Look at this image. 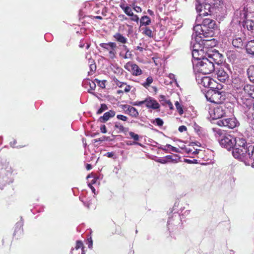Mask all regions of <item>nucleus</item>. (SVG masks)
I'll use <instances>...</instances> for the list:
<instances>
[{
    "mask_svg": "<svg viewBox=\"0 0 254 254\" xmlns=\"http://www.w3.org/2000/svg\"><path fill=\"white\" fill-rule=\"evenodd\" d=\"M17 233H18L20 235L23 233L22 224L21 222H17L15 225L14 235L16 236Z\"/></svg>",
    "mask_w": 254,
    "mask_h": 254,
    "instance_id": "obj_31",
    "label": "nucleus"
},
{
    "mask_svg": "<svg viewBox=\"0 0 254 254\" xmlns=\"http://www.w3.org/2000/svg\"><path fill=\"white\" fill-rule=\"evenodd\" d=\"M217 124L220 127H225L232 129L237 126V122L234 118H223L218 120Z\"/></svg>",
    "mask_w": 254,
    "mask_h": 254,
    "instance_id": "obj_12",
    "label": "nucleus"
},
{
    "mask_svg": "<svg viewBox=\"0 0 254 254\" xmlns=\"http://www.w3.org/2000/svg\"><path fill=\"white\" fill-rule=\"evenodd\" d=\"M101 132L103 133H106L107 131L106 129V127L105 125H102L100 127Z\"/></svg>",
    "mask_w": 254,
    "mask_h": 254,
    "instance_id": "obj_57",
    "label": "nucleus"
},
{
    "mask_svg": "<svg viewBox=\"0 0 254 254\" xmlns=\"http://www.w3.org/2000/svg\"><path fill=\"white\" fill-rule=\"evenodd\" d=\"M155 122L156 124L159 127L162 126L164 124L163 120L160 118H156Z\"/></svg>",
    "mask_w": 254,
    "mask_h": 254,
    "instance_id": "obj_47",
    "label": "nucleus"
},
{
    "mask_svg": "<svg viewBox=\"0 0 254 254\" xmlns=\"http://www.w3.org/2000/svg\"><path fill=\"white\" fill-rule=\"evenodd\" d=\"M106 138V137L105 136H103L102 137L95 139H94V142L96 143V142H97L99 141L102 142L105 140Z\"/></svg>",
    "mask_w": 254,
    "mask_h": 254,
    "instance_id": "obj_56",
    "label": "nucleus"
},
{
    "mask_svg": "<svg viewBox=\"0 0 254 254\" xmlns=\"http://www.w3.org/2000/svg\"><path fill=\"white\" fill-rule=\"evenodd\" d=\"M115 115L116 112L114 110H109L105 113L103 116L99 118V121L102 123H106L110 118L114 117Z\"/></svg>",
    "mask_w": 254,
    "mask_h": 254,
    "instance_id": "obj_18",
    "label": "nucleus"
},
{
    "mask_svg": "<svg viewBox=\"0 0 254 254\" xmlns=\"http://www.w3.org/2000/svg\"><path fill=\"white\" fill-rule=\"evenodd\" d=\"M216 75L217 79L221 82H225L226 81H228L229 79L228 73L222 68H219L217 71Z\"/></svg>",
    "mask_w": 254,
    "mask_h": 254,
    "instance_id": "obj_17",
    "label": "nucleus"
},
{
    "mask_svg": "<svg viewBox=\"0 0 254 254\" xmlns=\"http://www.w3.org/2000/svg\"><path fill=\"white\" fill-rule=\"evenodd\" d=\"M232 44L236 48H242L244 45L243 40L241 37L236 36L232 41Z\"/></svg>",
    "mask_w": 254,
    "mask_h": 254,
    "instance_id": "obj_22",
    "label": "nucleus"
},
{
    "mask_svg": "<svg viewBox=\"0 0 254 254\" xmlns=\"http://www.w3.org/2000/svg\"><path fill=\"white\" fill-rule=\"evenodd\" d=\"M227 107L226 104H221L214 108L210 113L211 116L213 120L218 119H223L222 118L226 115Z\"/></svg>",
    "mask_w": 254,
    "mask_h": 254,
    "instance_id": "obj_8",
    "label": "nucleus"
},
{
    "mask_svg": "<svg viewBox=\"0 0 254 254\" xmlns=\"http://www.w3.org/2000/svg\"><path fill=\"white\" fill-rule=\"evenodd\" d=\"M254 103L251 99H246L245 101H243V105L244 107H246L248 108H251L254 107Z\"/></svg>",
    "mask_w": 254,
    "mask_h": 254,
    "instance_id": "obj_33",
    "label": "nucleus"
},
{
    "mask_svg": "<svg viewBox=\"0 0 254 254\" xmlns=\"http://www.w3.org/2000/svg\"><path fill=\"white\" fill-rule=\"evenodd\" d=\"M124 59H130L132 57V54L130 52H128L127 53L126 52L125 55L123 57Z\"/></svg>",
    "mask_w": 254,
    "mask_h": 254,
    "instance_id": "obj_54",
    "label": "nucleus"
},
{
    "mask_svg": "<svg viewBox=\"0 0 254 254\" xmlns=\"http://www.w3.org/2000/svg\"><path fill=\"white\" fill-rule=\"evenodd\" d=\"M217 133L220 136L219 142L221 146L227 150H230L234 147L235 137L227 133H223L221 130H218Z\"/></svg>",
    "mask_w": 254,
    "mask_h": 254,
    "instance_id": "obj_5",
    "label": "nucleus"
},
{
    "mask_svg": "<svg viewBox=\"0 0 254 254\" xmlns=\"http://www.w3.org/2000/svg\"><path fill=\"white\" fill-rule=\"evenodd\" d=\"M88 64L90 67V71L88 72V74L92 75L96 70V65L94 60L91 58L88 60Z\"/></svg>",
    "mask_w": 254,
    "mask_h": 254,
    "instance_id": "obj_27",
    "label": "nucleus"
},
{
    "mask_svg": "<svg viewBox=\"0 0 254 254\" xmlns=\"http://www.w3.org/2000/svg\"><path fill=\"white\" fill-rule=\"evenodd\" d=\"M106 156H107L108 157H109V158H111L114 155V153L113 152H107L106 153Z\"/></svg>",
    "mask_w": 254,
    "mask_h": 254,
    "instance_id": "obj_62",
    "label": "nucleus"
},
{
    "mask_svg": "<svg viewBox=\"0 0 254 254\" xmlns=\"http://www.w3.org/2000/svg\"><path fill=\"white\" fill-rule=\"evenodd\" d=\"M145 105L148 109L157 110L160 108V105L157 101L151 97H147L145 99Z\"/></svg>",
    "mask_w": 254,
    "mask_h": 254,
    "instance_id": "obj_15",
    "label": "nucleus"
},
{
    "mask_svg": "<svg viewBox=\"0 0 254 254\" xmlns=\"http://www.w3.org/2000/svg\"><path fill=\"white\" fill-rule=\"evenodd\" d=\"M156 161L161 164H166L168 163V160L166 159V157L164 158L158 159L156 160Z\"/></svg>",
    "mask_w": 254,
    "mask_h": 254,
    "instance_id": "obj_50",
    "label": "nucleus"
},
{
    "mask_svg": "<svg viewBox=\"0 0 254 254\" xmlns=\"http://www.w3.org/2000/svg\"><path fill=\"white\" fill-rule=\"evenodd\" d=\"M201 41L200 40L198 43H196L193 46V49H202V45L201 44Z\"/></svg>",
    "mask_w": 254,
    "mask_h": 254,
    "instance_id": "obj_49",
    "label": "nucleus"
},
{
    "mask_svg": "<svg viewBox=\"0 0 254 254\" xmlns=\"http://www.w3.org/2000/svg\"><path fill=\"white\" fill-rule=\"evenodd\" d=\"M176 108L180 115H182L184 113V111L182 106L180 105L178 101H176L175 103Z\"/></svg>",
    "mask_w": 254,
    "mask_h": 254,
    "instance_id": "obj_38",
    "label": "nucleus"
},
{
    "mask_svg": "<svg viewBox=\"0 0 254 254\" xmlns=\"http://www.w3.org/2000/svg\"><path fill=\"white\" fill-rule=\"evenodd\" d=\"M151 23V19L148 16H143L140 19V27L149 25Z\"/></svg>",
    "mask_w": 254,
    "mask_h": 254,
    "instance_id": "obj_26",
    "label": "nucleus"
},
{
    "mask_svg": "<svg viewBox=\"0 0 254 254\" xmlns=\"http://www.w3.org/2000/svg\"><path fill=\"white\" fill-rule=\"evenodd\" d=\"M248 162L250 163L254 161V145H250L248 147Z\"/></svg>",
    "mask_w": 254,
    "mask_h": 254,
    "instance_id": "obj_24",
    "label": "nucleus"
},
{
    "mask_svg": "<svg viewBox=\"0 0 254 254\" xmlns=\"http://www.w3.org/2000/svg\"><path fill=\"white\" fill-rule=\"evenodd\" d=\"M116 41L120 43L125 44L127 42V39L120 33H116L113 35Z\"/></svg>",
    "mask_w": 254,
    "mask_h": 254,
    "instance_id": "obj_23",
    "label": "nucleus"
},
{
    "mask_svg": "<svg viewBox=\"0 0 254 254\" xmlns=\"http://www.w3.org/2000/svg\"><path fill=\"white\" fill-rule=\"evenodd\" d=\"M122 108L125 110V113L129 115L132 118H137L139 116V113L137 110L134 107L128 105H123Z\"/></svg>",
    "mask_w": 254,
    "mask_h": 254,
    "instance_id": "obj_16",
    "label": "nucleus"
},
{
    "mask_svg": "<svg viewBox=\"0 0 254 254\" xmlns=\"http://www.w3.org/2000/svg\"><path fill=\"white\" fill-rule=\"evenodd\" d=\"M131 88V86H126V87H125L124 89L118 90L117 93L118 94H121V93H123L124 92L128 93V92H129L130 91Z\"/></svg>",
    "mask_w": 254,
    "mask_h": 254,
    "instance_id": "obj_39",
    "label": "nucleus"
},
{
    "mask_svg": "<svg viewBox=\"0 0 254 254\" xmlns=\"http://www.w3.org/2000/svg\"><path fill=\"white\" fill-rule=\"evenodd\" d=\"M115 128L119 130L120 132L126 133L128 130V127H125L120 122H116L115 124Z\"/></svg>",
    "mask_w": 254,
    "mask_h": 254,
    "instance_id": "obj_29",
    "label": "nucleus"
},
{
    "mask_svg": "<svg viewBox=\"0 0 254 254\" xmlns=\"http://www.w3.org/2000/svg\"><path fill=\"white\" fill-rule=\"evenodd\" d=\"M178 156L176 154H174L173 155H167L166 156V159L168 160V162H174L177 163L178 162L177 157Z\"/></svg>",
    "mask_w": 254,
    "mask_h": 254,
    "instance_id": "obj_36",
    "label": "nucleus"
},
{
    "mask_svg": "<svg viewBox=\"0 0 254 254\" xmlns=\"http://www.w3.org/2000/svg\"><path fill=\"white\" fill-rule=\"evenodd\" d=\"M142 34L146 36H148L150 38L153 37V35L152 34V30L148 27H145L144 28H142Z\"/></svg>",
    "mask_w": 254,
    "mask_h": 254,
    "instance_id": "obj_32",
    "label": "nucleus"
},
{
    "mask_svg": "<svg viewBox=\"0 0 254 254\" xmlns=\"http://www.w3.org/2000/svg\"><path fill=\"white\" fill-rule=\"evenodd\" d=\"M129 135L130 138H132L134 141H138L139 137L137 134L135 133L132 131L129 132Z\"/></svg>",
    "mask_w": 254,
    "mask_h": 254,
    "instance_id": "obj_41",
    "label": "nucleus"
},
{
    "mask_svg": "<svg viewBox=\"0 0 254 254\" xmlns=\"http://www.w3.org/2000/svg\"><path fill=\"white\" fill-rule=\"evenodd\" d=\"M90 87L91 89L94 90L96 87V84L94 82H92L91 83H90Z\"/></svg>",
    "mask_w": 254,
    "mask_h": 254,
    "instance_id": "obj_61",
    "label": "nucleus"
},
{
    "mask_svg": "<svg viewBox=\"0 0 254 254\" xmlns=\"http://www.w3.org/2000/svg\"><path fill=\"white\" fill-rule=\"evenodd\" d=\"M86 169L87 170H90L92 169V165L90 164H87L86 165Z\"/></svg>",
    "mask_w": 254,
    "mask_h": 254,
    "instance_id": "obj_64",
    "label": "nucleus"
},
{
    "mask_svg": "<svg viewBox=\"0 0 254 254\" xmlns=\"http://www.w3.org/2000/svg\"><path fill=\"white\" fill-rule=\"evenodd\" d=\"M83 247H84V246H83V244L82 242V241H76V246H75V249L76 250H78L80 248H82Z\"/></svg>",
    "mask_w": 254,
    "mask_h": 254,
    "instance_id": "obj_48",
    "label": "nucleus"
},
{
    "mask_svg": "<svg viewBox=\"0 0 254 254\" xmlns=\"http://www.w3.org/2000/svg\"><path fill=\"white\" fill-rule=\"evenodd\" d=\"M196 80L199 84H201L204 87L219 89V87L216 86L215 87L213 86V83L215 82V81L209 76L200 77L198 76Z\"/></svg>",
    "mask_w": 254,
    "mask_h": 254,
    "instance_id": "obj_13",
    "label": "nucleus"
},
{
    "mask_svg": "<svg viewBox=\"0 0 254 254\" xmlns=\"http://www.w3.org/2000/svg\"><path fill=\"white\" fill-rule=\"evenodd\" d=\"M117 118L118 120H122L124 122L127 121L128 119V118L127 116L123 115H118L117 116Z\"/></svg>",
    "mask_w": 254,
    "mask_h": 254,
    "instance_id": "obj_46",
    "label": "nucleus"
},
{
    "mask_svg": "<svg viewBox=\"0 0 254 254\" xmlns=\"http://www.w3.org/2000/svg\"><path fill=\"white\" fill-rule=\"evenodd\" d=\"M145 100H143V101H135V102H132L131 103V104L133 106H141L143 104H145Z\"/></svg>",
    "mask_w": 254,
    "mask_h": 254,
    "instance_id": "obj_45",
    "label": "nucleus"
},
{
    "mask_svg": "<svg viewBox=\"0 0 254 254\" xmlns=\"http://www.w3.org/2000/svg\"><path fill=\"white\" fill-rule=\"evenodd\" d=\"M114 81L116 85L121 88L124 89L125 87H126V86H130L129 85H127L126 82H121L117 78H114Z\"/></svg>",
    "mask_w": 254,
    "mask_h": 254,
    "instance_id": "obj_34",
    "label": "nucleus"
},
{
    "mask_svg": "<svg viewBox=\"0 0 254 254\" xmlns=\"http://www.w3.org/2000/svg\"><path fill=\"white\" fill-rule=\"evenodd\" d=\"M100 49L99 52L104 56L111 60L115 59L117 57V45L115 42L102 43L99 44Z\"/></svg>",
    "mask_w": 254,
    "mask_h": 254,
    "instance_id": "obj_4",
    "label": "nucleus"
},
{
    "mask_svg": "<svg viewBox=\"0 0 254 254\" xmlns=\"http://www.w3.org/2000/svg\"><path fill=\"white\" fill-rule=\"evenodd\" d=\"M247 73L250 81L254 83V65L249 66L247 69Z\"/></svg>",
    "mask_w": 254,
    "mask_h": 254,
    "instance_id": "obj_25",
    "label": "nucleus"
},
{
    "mask_svg": "<svg viewBox=\"0 0 254 254\" xmlns=\"http://www.w3.org/2000/svg\"><path fill=\"white\" fill-rule=\"evenodd\" d=\"M107 12V8L106 7H104L102 11V15L104 16H106Z\"/></svg>",
    "mask_w": 254,
    "mask_h": 254,
    "instance_id": "obj_60",
    "label": "nucleus"
},
{
    "mask_svg": "<svg viewBox=\"0 0 254 254\" xmlns=\"http://www.w3.org/2000/svg\"><path fill=\"white\" fill-rule=\"evenodd\" d=\"M247 9L244 7L242 10H237L235 13L233 21L240 24H242L244 28L248 30L253 31L254 30V21L247 19Z\"/></svg>",
    "mask_w": 254,
    "mask_h": 254,
    "instance_id": "obj_2",
    "label": "nucleus"
},
{
    "mask_svg": "<svg viewBox=\"0 0 254 254\" xmlns=\"http://www.w3.org/2000/svg\"><path fill=\"white\" fill-rule=\"evenodd\" d=\"M178 130L180 132H183L187 130V127L185 126H181L179 127Z\"/></svg>",
    "mask_w": 254,
    "mask_h": 254,
    "instance_id": "obj_55",
    "label": "nucleus"
},
{
    "mask_svg": "<svg viewBox=\"0 0 254 254\" xmlns=\"http://www.w3.org/2000/svg\"><path fill=\"white\" fill-rule=\"evenodd\" d=\"M87 244L89 249H92L93 246V241L91 237L87 239Z\"/></svg>",
    "mask_w": 254,
    "mask_h": 254,
    "instance_id": "obj_52",
    "label": "nucleus"
},
{
    "mask_svg": "<svg viewBox=\"0 0 254 254\" xmlns=\"http://www.w3.org/2000/svg\"><path fill=\"white\" fill-rule=\"evenodd\" d=\"M168 100H169L166 99L165 96L163 95H161L159 96V101L163 106H165V105H166V104L165 103V101H167Z\"/></svg>",
    "mask_w": 254,
    "mask_h": 254,
    "instance_id": "obj_42",
    "label": "nucleus"
},
{
    "mask_svg": "<svg viewBox=\"0 0 254 254\" xmlns=\"http://www.w3.org/2000/svg\"><path fill=\"white\" fill-rule=\"evenodd\" d=\"M108 107L106 104L103 103L101 104L100 108L98 110V111L96 112V114L97 115H100L101 113H102L103 112L105 111L106 110H108Z\"/></svg>",
    "mask_w": 254,
    "mask_h": 254,
    "instance_id": "obj_37",
    "label": "nucleus"
},
{
    "mask_svg": "<svg viewBox=\"0 0 254 254\" xmlns=\"http://www.w3.org/2000/svg\"><path fill=\"white\" fill-rule=\"evenodd\" d=\"M165 103L166 104V105H168L169 109L171 110H172L174 109L173 105L172 103H171V102L170 101V100L165 101Z\"/></svg>",
    "mask_w": 254,
    "mask_h": 254,
    "instance_id": "obj_58",
    "label": "nucleus"
},
{
    "mask_svg": "<svg viewBox=\"0 0 254 254\" xmlns=\"http://www.w3.org/2000/svg\"><path fill=\"white\" fill-rule=\"evenodd\" d=\"M201 39V45L203 49L207 53H209V49L212 48L216 45V41L214 38Z\"/></svg>",
    "mask_w": 254,
    "mask_h": 254,
    "instance_id": "obj_14",
    "label": "nucleus"
},
{
    "mask_svg": "<svg viewBox=\"0 0 254 254\" xmlns=\"http://www.w3.org/2000/svg\"><path fill=\"white\" fill-rule=\"evenodd\" d=\"M233 83L234 87L237 89H241L243 88L244 86L245 83L244 81L242 80L240 78H235L233 80Z\"/></svg>",
    "mask_w": 254,
    "mask_h": 254,
    "instance_id": "obj_28",
    "label": "nucleus"
},
{
    "mask_svg": "<svg viewBox=\"0 0 254 254\" xmlns=\"http://www.w3.org/2000/svg\"><path fill=\"white\" fill-rule=\"evenodd\" d=\"M195 7L197 12L199 13V16H207L210 14L212 8L209 3H204L201 4L198 2L196 3Z\"/></svg>",
    "mask_w": 254,
    "mask_h": 254,
    "instance_id": "obj_10",
    "label": "nucleus"
},
{
    "mask_svg": "<svg viewBox=\"0 0 254 254\" xmlns=\"http://www.w3.org/2000/svg\"><path fill=\"white\" fill-rule=\"evenodd\" d=\"M184 149L185 150V151L188 154L191 153L192 151V149L190 148L186 147Z\"/></svg>",
    "mask_w": 254,
    "mask_h": 254,
    "instance_id": "obj_59",
    "label": "nucleus"
},
{
    "mask_svg": "<svg viewBox=\"0 0 254 254\" xmlns=\"http://www.w3.org/2000/svg\"><path fill=\"white\" fill-rule=\"evenodd\" d=\"M118 17L120 18L121 21H124L128 19V18L125 15L123 14L119 15Z\"/></svg>",
    "mask_w": 254,
    "mask_h": 254,
    "instance_id": "obj_53",
    "label": "nucleus"
},
{
    "mask_svg": "<svg viewBox=\"0 0 254 254\" xmlns=\"http://www.w3.org/2000/svg\"><path fill=\"white\" fill-rule=\"evenodd\" d=\"M120 6L124 12L128 16L131 15V13H133L131 8L128 6H125L124 3H121Z\"/></svg>",
    "mask_w": 254,
    "mask_h": 254,
    "instance_id": "obj_30",
    "label": "nucleus"
},
{
    "mask_svg": "<svg viewBox=\"0 0 254 254\" xmlns=\"http://www.w3.org/2000/svg\"><path fill=\"white\" fill-rule=\"evenodd\" d=\"M207 55L210 59H212L214 61L213 56L215 55H211L209 53H207L203 49H194L192 50V57L198 61L202 60L203 59L207 58Z\"/></svg>",
    "mask_w": 254,
    "mask_h": 254,
    "instance_id": "obj_9",
    "label": "nucleus"
},
{
    "mask_svg": "<svg viewBox=\"0 0 254 254\" xmlns=\"http://www.w3.org/2000/svg\"><path fill=\"white\" fill-rule=\"evenodd\" d=\"M123 48L126 51V52L127 53L128 52H129V49L127 48V47L126 45H124L123 46Z\"/></svg>",
    "mask_w": 254,
    "mask_h": 254,
    "instance_id": "obj_63",
    "label": "nucleus"
},
{
    "mask_svg": "<svg viewBox=\"0 0 254 254\" xmlns=\"http://www.w3.org/2000/svg\"><path fill=\"white\" fill-rule=\"evenodd\" d=\"M217 27L215 20L204 18L201 25L197 24L193 27V30L196 31L197 35H202L204 37L209 38L214 35V30Z\"/></svg>",
    "mask_w": 254,
    "mask_h": 254,
    "instance_id": "obj_1",
    "label": "nucleus"
},
{
    "mask_svg": "<svg viewBox=\"0 0 254 254\" xmlns=\"http://www.w3.org/2000/svg\"><path fill=\"white\" fill-rule=\"evenodd\" d=\"M214 62L217 63L215 59L214 61L212 59H208L207 58L203 59L195 64L194 70L196 72L203 74L211 73L215 69Z\"/></svg>",
    "mask_w": 254,
    "mask_h": 254,
    "instance_id": "obj_3",
    "label": "nucleus"
},
{
    "mask_svg": "<svg viewBox=\"0 0 254 254\" xmlns=\"http://www.w3.org/2000/svg\"><path fill=\"white\" fill-rule=\"evenodd\" d=\"M234 147H248L245 139L241 137H235Z\"/></svg>",
    "mask_w": 254,
    "mask_h": 254,
    "instance_id": "obj_19",
    "label": "nucleus"
},
{
    "mask_svg": "<svg viewBox=\"0 0 254 254\" xmlns=\"http://www.w3.org/2000/svg\"><path fill=\"white\" fill-rule=\"evenodd\" d=\"M129 16L131 17L130 18V20L135 21L136 22H138L139 17L137 15L134 14L133 13H131V15H130Z\"/></svg>",
    "mask_w": 254,
    "mask_h": 254,
    "instance_id": "obj_44",
    "label": "nucleus"
},
{
    "mask_svg": "<svg viewBox=\"0 0 254 254\" xmlns=\"http://www.w3.org/2000/svg\"><path fill=\"white\" fill-rule=\"evenodd\" d=\"M132 8L133 10L136 12H141L142 11V9L140 6L135 5L134 4H132Z\"/></svg>",
    "mask_w": 254,
    "mask_h": 254,
    "instance_id": "obj_51",
    "label": "nucleus"
},
{
    "mask_svg": "<svg viewBox=\"0 0 254 254\" xmlns=\"http://www.w3.org/2000/svg\"><path fill=\"white\" fill-rule=\"evenodd\" d=\"M124 68L130 71L133 76H137L142 74V70L139 66L131 62H127L125 65Z\"/></svg>",
    "mask_w": 254,
    "mask_h": 254,
    "instance_id": "obj_11",
    "label": "nucleus"
},
{
    "mask_svg": "<svg viewBox=\"0 0 254 254\" xmlns=\"http://www.w3.org/2000/svg\"><path fill=\"white\" fill-rule=\"evenodd\" d=\"M243 90L245 94L254 99V85L251 84H246L243 87Z\"/></svg>",
    "mask_w": 254,
    "mask_h": 254,
    "instance_id": "obj_20",
    "label": "nucleus"
},
{
    "mask_svg": "<svg viewBox=\"0 0 254 254\" xmlns=\"http://www.w3.org/2000/svg\"><path fill=\"white\" fill-rule=\"evenodd\" d=\"M246 50L247 54L254 55V40L248 42L246 45Z\"/></svg>",
    "mask_w": 254,
    "mask_h": 254,
    "instance_id": "obj_21",
    "label": "nucleus"
},
{
    "mask_svg": "<svg viewBox=\"0 0 254 254\" xmlns=\"http://www.w3.org/2000/svg\"><path fill=\"white\" fill-rule=\"evenodd\" d=\"M153 79L151 76H149L146 79V81L143 83H142V85L146 88H147L148 87H149L151 85V84L153 82Z\"/></svg>",
    "mask_w": 254,
    "mask_h": 254,
    "instance_id": "obj_35",
    "label": "nucleus"
},
{
    "mask_svg": "<svg viewBox=\"0 0 254 254\" xmlns=\"http://www.w3.org/2000/svg\"><path fill=\"white\" fill-rule=\"evenodd\" d=\"M205 97L208 101L217 104H223L225 100V93L216 90L208 91Z\"/></svg>",
    "mask_w": 254,
    "mask_h": 254,
    "instance_id": "obj_6",
    "label": "nucleus"
},
{
    "mask_svg": "<svg viewBox=\"0 0 254 254\" xmlns=\"http://www.w3.org/2000/svg\"><path fill=\"white\" fill-rule=\"evenodd\" d=\"M166 146L168 148L170 149L171 150V151H174V152H176V153H180V152H181L178 148H177L176 147H174V146H172L170 144H167Z\"/></svg>",
    "mask_w": 254,
    "mask_h": 254,
    "instance_id": "obj_43",
    "label": "nucleus"
},
{
    "mask_svg": "<svg viewBox=\"0 0 254 254\" xmlns=\"http://www.w3.org/2000/svg\"><path fill=\"white\" fill-rule=\"evenodd\" d=\"M232 154L234 158L244 162L246 165H249L248 162V147H233Z\"/></svg>",
    "mask_w": 254,
    "mask_h": 254,
    "instance_id": "obj_7",
    "label": "nucleus"
},
{
    "mask_svg": "<svg viewBox=\"0 0 254 254\" xmlns=\"http://www.w3.org/2000/svg\"><path fill=\"white\" fill-rule=\"evenodd\" d=\"M95 81L98 84V85L101 87L102 88H105V83L106 82V80H100L98 79H95Z\"/></svg>",
    "mask_w": 254,
    "mask_h": 254,
    "instance_id": "obj_40",
    "label": "nucleus"
}]
</instances>
